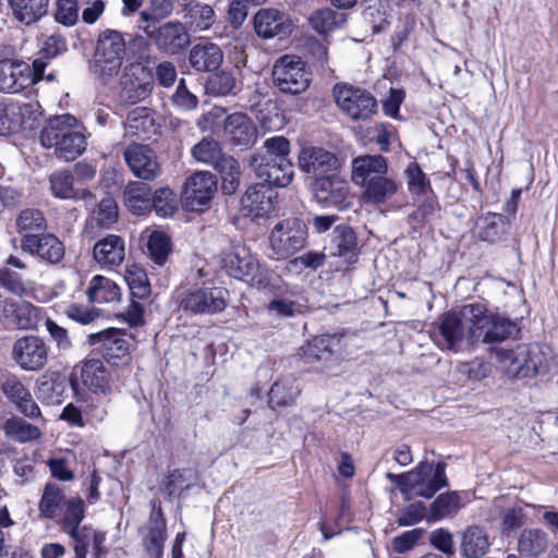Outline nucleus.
Returning a JSON list of instances; mask_svg holds the SVG:
<instances>
[{
    "label": "nucleus",
    "instance_id": "45",
    "mask_svg": "<svg viewBox=\"0 0 558 558\" xmlns=\"http://www.w3.org/2000/svg\"><path fill=\"white\" fill-rule=\"evenodd\" d=\"M300 392V387L292 379L276 381L269 390L268 404L271 409L290 407Z\"/></svg>",
    "mask_w": 558,
    "mask_h": 558
},
{
    "label": "nucleus",
    "instance_id": "46",
    "mask_svg": "<svg viewBox=\"0 0 558 558\" xmlns=\"http://www.w3.org/2000/svg\"><path fill=\"white\" fill-rule=\"evenodd\" d=\"M88 300L93 303H110L120 299V288L110 279L95 276L87 289Z\"/></svg>",
    "mask_w": 558,
    "mask_h": 558
},
{
    "label": "nucleus",
    "instance_id": "16",
    "mask_svg": "<svg viewBox=\"0 0 558 558\" xmlns=\"http://www.w3.org/2000/svg\"><path fill=\"white\" fill-rule=\"evenodd\" d=\"M483 312L480 314L481 324H475L473 328V335H476V342L482 341L484 343L498 342L507 339L515 330V325L508 318L495 316L490 314L486 306L476 303Z\"/></svg>",
    "mask_w": 558,
    "mask_h": 558
},
{
    "label": "nucleus",
    "instance_id": "36",
    "mask_svg": "<svg viewBox=\"0 0 558 558\" xmlns=\"http://www.w3.org/2000/svg\"><path fill=\"white\" fill-rule=\"evenodd\" d=\"M498 363L505 374L512 378H527L525 376V344L514 349H498L496 352Z\"/></svg>",
    "mask_w": 558,
    "mask_h": 558
},
{
    "label": "nucleus",
    "instance_id": "17",
    "mask_svg": "<svg viewBox=\"0 0 558 558\" xmlns=\"http://www.w3.org/2000/svg\"><path fill=\"white\" fill-rule=\"evenodd\" d=\"M34 84V72L24 61H0V92L15 94Z\"/></svg>",
    "mask_w": 558,
    "mask_h": 558
},
{
    "label": "nucleus",
    "instance_id": "47",
    "mask_svg": "<svg viewBox=\"0 0 558 558\" xmlns=\"http://www.w3.org/2000/svg\"><path fill=\"white\" fill-rule=\"evenodd\" d=\"M461 507L462 501L458 493L451 492L441 494L432 502L427 520H441L448 515L454 514Z\"/></svg>",
    "mask_w": 558,
    "mask_h": 558
},
{
    "label": "nucleus",
    "instance_id": "39",
    "mask_svg": "<svg viewBox=\"0 0 558 558\" xmlns=\"http://www.w3.org/2000/svg\"><path fill=\"white\" fill-rule=\"evenodd\" d=\"M548 548L547 533L541 529H524L518 538V551L527 558H536Z\"/></svg>",
    "mask_w": 558,
    "mask_h": 558
},
{
    "label": "nucleus",
    "instance_id": "27",
    "mask_svg": "<svg viewBox=\"0 0 558 558\" xmlns=\"http://www.w3.org/2000/svg\"><path fill=\"white\" fill-rule=\"evenodd\" d=\"M223 134L234 145L251 146L257 140V129L244 113L234 112L223 122Z\"/></svg>",
    "mask_w": 558,
    "mask_h": 558
},
{
    "label": "nucleus",
    "instance_id": "1",
    "mask_svg": "<svg viewBox=\"0 0 558 558\" xmlns=\"http://www.w3.org/2000/svg\"><path fill=\"white\" fill-rule=\"evenodd\" d=\"M39 141L44 148L52 149L56 158L68 162L80 157L87 146L86 136L72 114L50 118L40 130Z\"/></svg>",
    "mask_w": 558,
    "mask_h": 558
},
{
    "label": "nucleus",
    "instance_id": "13",
    "mask_svg": "<svg viewBox=\"0 0 558 558\" xmlns=\"http://www.w3.org/2000/svg\"><path fill=\"white\" fill-rule=\"evenodd\" d=\"M301 171L312 177L314 181L340 169L336 155L323 147L303 146L298 155Z\"/></svg>",
    "mask_w": 558,
    "mask_h": 558
},
{
    "label": "nucleus",
    "instance_id": "42",
    "mask_svg": "<svg viewBox=\"0 0 558 558\" xmlns=\"http://www.w3.org/2000/svg\"><path fill=\"white\" fill-rule=\"evenodd\" d=\"M525 376L534 377L544 374L549 369L553 356L551 350L547 345L525 344Z\"/></svg>",
    "mask_w": 558,
    "mask_h": 558
},
{
    "label": "nucleus",
    "instance_id": "41",
    "mask_svg": "<svg viewBox=\"0 0 558 558\" xmlns=\"http://www.w3.org/2000/svg\"><path fill=\"white\" fill-rule=\"evenodd\" d=\"M125 206L135 215H144L151 209V193L147 184L130 182L124 191Z\"/></svg>",
    "mask_w": 558,
    "mask_h": 558
},
{
    "label": "nucleus",
    "instance_id": "56",
    "mask_svg": "<svg viewBox=\"0 0 558 558\" xmlns=\"http://www.w3.org/2000/svg\"><path fill=\"white\" fill-rule=\"evenodd\" d=\"M388 2L385 0H368L363 12V20L369 24L373 33L380 32L387 24Z\"/></svg>",
    "mask_w": 558,
    "mask_h": 558
},
{
    "label": "nucleus",
    "instance_id": "49",
    "mask_svg": "<svg viewBox=\"0 0 558 558\" xmlns=\"http://www.w3.org/2000/svg\"><path fill=\"white\" fill-rule=\"evenodd\" d=\"M4 433L15 441L26 442L38 439L41 435L39 428L20 417L7 420L3 425Z\"/></svg>",
    "mask_w": 558,
    "mask_h": 558
},
{
    "label": "nucleus",
    "instance_id": "61",
    "mask_svg": "<svg viewBox=\"0 0 558 558\" xmlns=\"http://www.w3.org/2000/svg\"><path fill=\"white\" fill-rule=\"evenodd\" d=\"M267 308L276 316L287 318L301 314L304 306L298 300H293L290 296L278 295L268 303Z\"/></svg>",
    "mask_w": 558,
    "mask_h": 558
},
{
    "label": "nucleus",
    "instance_id": "51",
    "mask_svg": "<svg viewBox=\"0 0 558 558\" xmlns=\"http://www.w3.org/2000/svg\"><path fill=\"white\" fill-rule=\"evenodd\" d=\"M64 383L58 377L44 375L37 380L36 396L43 402L54 404L61 402Z\"/></svg>",
    "mask_w": 558,
    "mask_h": 558
},
{
    "label": "nucleus",
    "instance_id": "26",
    "mask_svg": "<svg viewBox=\"0 0 558 558\" xmlns=\"http://www.w3.org/2000/svg\"><path fill=\"white\" fill-rule=\"evenodd\" d=\"M144 69L140 64L126 66L120 77V98L129 104H136L145 99L151 92L148 82H143L140 77L144 74Z\"/></svg>",
    "mask_w": 558,
    "mask_h": 558
},
{
    "label": "nucleus",
    "instance_id": "5",
    "mask_svg": "<svg viewBox=\"0 0 558 558\" xmlns=\"http://www.w3.org/2000/svg\"><path fill=\"white\" fill-rule=\"evenodd\" d=\"M333 98L339 109L351 120H368L377 112V101L367 90L348 84L333 87Z\"/></svg>",
    "mask_w": 558,
    "mask_h": 558
},
{
    "label": "nucleus",
    "instance_id": "25",
    "mask_svg": "<svg viewBox=\"0 0 558 558\" xmlns=\"http://www.w3.org/2000/svg\"><path fill=\"white\" fill-rule=\"evenodd\" d=\"M167 539L166 520L161 507L151 502V512L144 534V546L151 558H162L163 543Z\"/></svg>",
    "mask_w": 558,
    "mask_h": 558
},
{
    "label": "nucleus",
    "instance_id": "52",
    "mask_svg": "<svg viewBox=\"0 0 558 558\" xmlns=\"http://www.w3.org/2000/svg\"><path fill=\"white\" fill-rule=\"evenodd\" d=\"M205 88L210 95L227 96L236 88V78L232 71L221 70L208 77Z\"/></svg>",
    "mask_w": 558,
    "mask_h": 558
},
{
    "label": "nucleus",
    "instance_id": "24",
    "mask_svg": "<svg viewBox=\"0 0 558 558\" xmlns=\"http://www.w3.org/2000/svg\"><path fill=\"white\" fill-rule=\"evenodd\" d=\"M274 190L262 183L247 187L241 198V211L250 217H263L274 207Z\"/></svg>",
    "mask_w": 558,
    "mask_h": 558
},
{
    "label": "nucleus",
    "instance_id": "9",
    "mask_svg": "<svg viewBox=\"0 0 558 558\" xmlns=\"http://www.w3.org/2000/svg\"><path fill=\"white\" fill-rule=\"evenodd\" d=\"M343 348L341 336L322 335L313 338L303 348V359L314 369L323 371L338 361Z\"/></svg>",
    "mask_w": 558,
    "mask_h": 558
},
{
    "label": "nucleus",
    "instance_id": "48",
    "mask_svg": "<svg viewBox=\"0 0 558 558\" xmlns=\"http://www.w3.org/2000/svg\"><path fill=\"white\" fill-rule=\"evenodd\" d=\"M214 167L219 171L222 179V190L226 194H232L240 182L239 162L231 156H222Z\"/></svg>",
    "mask_w": 558,
    "mask_h": 558
},
{
    "label": "nucleus",
    "instance_id": "14",
    "mask_svg": "<svg viewBox=\"0 0 558 558\" xmlns=\"http://www.w3.org/2000/svg\"><path fill=\"white\" fill-rule=\"evenodd\" d=\"M250 167L259 179L270 186L284 187L292 181L294 170L289 159L266 160L265 156L254 154L250 158Z\"/></svg>",
    "mask_w": 558,
    "mask_h": 558
},
{
    "label": "nucleus",
    "instance_id": "63",
    "mask_svg": "<svg viewBox=\"0 0 558 558\" xmlns=\"http://www.w3.org/2000/svg\"><path fill=\"white\" fill-rule=\"evenodd\" d=\"M425 534L424 529H413L405 531L393 537L391 541V549L397 554H405L415 548Z\"/></svg>",
    "mask_w": 558,
    "mask_h": 558
},
{
    "label": "nucleus",
    "instance_id": "30",
    "mask_svg": "<svg viewBox=\"0 0 558 558\" xmlns=\"http://www.w3.org/2000/svg\"><path fill=\"white\" fill-rule=\"evenodd\" d=\"M80 367V377L84 386L94 392L109 393L111 377L105 364L98 359L87 360Z\"/></svg>",
    "mask_w": 558,
    "mask_h": 558
},
{
    "label": "nucleus",
    "instance_id": "58",
    "mask_svg": "<svg viewBox=\"0 0 558 558\" xmlns=\"http://www.w3.org/2000/svg\"><path fill=\"white\" fill-rule=\"evenodd\" d=\"M172 11V0H150L149 9L140 14V25L157 24L168 17Z\"/></svg>",
    "mask_w": 558,
    "mask_h": 558
},
{
    "label": "nucleus",
    "instance_id": "54",
    "mask_svg": "<svg viewBox=\"0 0 558 558\" xmlns=\"http://www.w3.org/2000/svg\"><path fill=\"white\" fill-rule=\"evenodd\" d=\"M40 320V310L27 301H17L12 324L20 329H34Z\"/></svg>",
    "mask_w": 558,
    "mask_h": 558
},
{
    "label": "nucleus",
    "instance_id": "28",
    "mask_svg": "<svg viewBox=\"0 0 558 558\" xmlns=\"http://www.w3.org/2000/svg\"><path fill=\"white\" fill-rule=\"evenodd\" d=\"M93 257L102 268L112 269L120 266L125 258L124 240L120 235L108 234L95 243Z\"/></svg>",
    "mask_w": 558,
    "mask_h": 558
},
{
    "label": "nucleus",
    "instance_id": "8",
    "mask_svg": "<svg viewBox=\"0 0 558 558\" xmlns=\"http://www.w3.org/2000/svg\"><path fill=\"white\" fill-rule=\"evenodd\" d=\"M11 355L21 369L39 372L48 365L50 348L43 338L28 335L15 340Z\"/></svg>",
    "mask_w": 558,
    "mask_h": 558
},
{
    "label": "nucleus",
    "instance_id": "11",
    "mask_svg": "<svg viewBox=\"0 0 558 558\" xmlns=\"http://www.w3.org/2000/svg\"><path fill=\"white\" fill-rule=\"evenodd\" d=\"M228 291L220 287H202L190 290L181 300V307L193 314H215L227 306Z\"/></svg>",
    "mask_w": 558,
    "mask_h": 558
},
{
    "label": "nucleus",
    "instance_id": "3",
    "mask_svg": "<svg viewBox=\"0 0 558 558\" xmlns=\"http://www.w3.org/2000/svg\"><path fill=\"white\" fill-rule=\"evenodd\" d=\"M125 54L126 44L123 35L111 29L102 32L88 66L92 75L104 85L112 82L120 74Z\"/></svg>",
    "mask_w": 558,
    "mask_h": 558
},
{
    "label": "nucleus",
    "instance_id": "62",
    "mask_svg": "<svg viewBox=\"0 0 558 558\" xmlns=\"http://www.w3.org/2000/svg\"><path fill=\"white\" fill-rule=\"evenodd\" d=\"M147 248L155 263L162 265L170 253V239L162 232L154 231L149 235Z\"/></svg>",
    "mask_w": 558,
    "mask_h": 558
},
{
    "label": "nucleus",
    "instance_id": "20",
    "mask_svg": "<svg viewBox=\"0 0 558 558\" xmlns=\"http://www.w3.org/2000/svg\"><path fill=\"white\" fill-rule=\"evenodd\" d=\"M217 192V181L209 171H197L189 177L184 183L186 205L198 210L206 205Z\"/></svg>",
    "mask_w": 558,
    "mask_h": 558
},
{
    "label": "nucleus",
    "instance_id": "22",
    "mask_svg": "<svg viewBox=\"0 0 558 558\" xmlns=\"http://www.w3.org/2000/svg\"><path fill=\"white\" fill-rule=\"evenodd\" d=\"M126 336L124 330L110 328L89 335L88 341L97 345L104 357L111 362L129 355L131 345Z\"/></svg>",
    "mask_w": 558,
    "mask_h": 558
},
{
    "label": "nucleus",
    "instance_id": "44",
    "mask_svg": "<svg viewBox=\"0 0 558 558\" xmlns=\"http://www.w3.org/2000/svg\"><path fill=\"white\" fill-rule=\"evenodd\" d=\"M46 229L47 220L39 209L26 208L16 217V231L22 234V239L36 238Z\"/></svg>",
    "mask_w": 558,
    "mask_h": 558
},
{
    "label": "nucleus",
    "instance_id": "37",
    "mask_svg": "<svg viewBox=\"0 0 558 558\" xmlns=\"http://www.w3.org/2000/svg\"><path fill=\"white\" fill-rule=\"evenodd\" d=\"M13 16L25 25L38 22L48 13L49 0H8Z\"/></svg>",
    "mask_w": 558,
    "mask_h": 558
},
{
    "label": "nucleus",
    "instance_id": "6",
    "mask_svg": "<svg viewBox=\"0 0 558 558\" xmlns=\"http://www.w3.org/2000/svg\"><path fill=\"white\" fill-rule=\"evenodd\" d=\"M272 81L282 93L296 95L307 89L311 73L301 58L287 54L275 63Z\"/></svg>",
    "mask_w": 558,
    "mask_h": 558
},
{
    "label": "nucleus",
    "instance_id": "64",
    "mask_svg": "<svg viewBox=\"0 0 558 558\" xmlns=\"http://www.w3.org/2000/svg\"><path fill=\"white\" fill-rule=\"evenodd\" d=\"M189 13L197 28L202 31L208 29L215 22L214 9L208 4L192 1L189 3Z\"/></svg>",
    "mask_w": 558,
    "mask_h": 558
},
{
    "label": "nucleus",
    "instance_id": "55",
    "mask_svg": "<svg viewBox=\"0 0 558 558\" xmlns=\"http://www.w3.org/2000/svg\"><path fill=\"white\" fill-rule=\"evenodd\" d=\"M124 279L128 282L133 296L137 299H145L149 295L150 288L147 275L140 266H128L125 269Z\"/></svg>",
    "mask_w": 558,
    "mask_h": 558
},
{
    "label": "nucleus",
    "instance_id": "35",
    "mask_svg": "<svg viewBox=\"0 0 558 558\" xmlns=\"http://www.w3.org/2000/svg\"><path fill=\"white\" fill-rule=\"evenodd\" d=\"M66 534H69L73 541L75 554L86 557L89 546H93L97 556L104 553L102 545L106 539L105 533L96 531L88 525H80Z\"/></svg>",
    "mask_w": 558,
    "mask_h": 558
},
{
    "label": "nucleus",
    "instance_id": "57",
    "mask_svg": "<svg viewBox=\"0 0 558 558\" xmlns=\"http://www.w3.org/2000/svg\"><path fill=\"white\" fill-rule=\"evenodd\" d=\"M192 155L197 161L213 166L223 156L219 143L213 137H204L194 145Z\"/></svg>",
    "mask_w": 558,
    "mask_h": 558
},
{
    "label": "nucleus",
    "instance_id": "4",
    "mask_svg": "<svg viewBox=\"0 0 558 558\" xmlns=\"http://www.w3.org/2000/svg\"><path fill=\"white\" fill-rule=\"evenodd\" d=\"M387 478L396 484L405 499L413 497L430 498L447 485L445 464L423 461L411 472L402 474L387 473Z\"/></svg>",
    "mask_w": 558,
    "mask_h": 558
},
{
    "label": "nucleus",
    "instance_id": "38",
    "mask_svg": "<svg viewBox=\"0 0 558 558\" xmlns=\"http://www.w3.org/2000/svg\"><path fill=\"white\" fill-rule=\"evenodd\" d=\"M489 547V536L483 527L472 525L464 531L461 542L463 557L481 558L488 551Z\"/></svg>",
    "mask_w": 558,
    "mask_h": 558
},
{
    "label": "nucleus",
    "instance_id": "34",
    "mask_svg": "<svg viewBox=\"0 0 558 558\" xmlns=\"http://www.w3.org/2000/svg\"><path fill=\"white\" fill-rule=\"evenodd\" d=\"M31 112L29 104H0V135L8 136L20 131Z\"/></svg>",
    "mask_w": 558,
    "mask_h": 558
},
{
    "label": "nucleus",
    "instance_id": "60",
    "mask_svg": "<svg viewBox=\"0 0 558 558\" xmlns=\"http://www.w3.org/2000/svg\"><path fill=\"white\" fill-rule=\"evenodd\" d=\"M64 514L62 519L63 531L65 533L80 526L84 519V501L78 497L68 499L65 502Z\"/></svg>",
    "mask_w": 558,
    "mask_h": 558
},
{
    "label": "nucleus",
    "instance_id": "7",
    "mask_svg": "<svg viewBox=\"0 0 558 558\" xmlns=\"http://www.w3.org/2000/svg\"><path fill=\"white\" fill-rule=\"evenodd\" d=\"M307 229L299 219L278 222L269 236L270 248L277 259L287 258L305 246Z\"/></svg>",
    "mask_w": 558,
    "mask_h": 558
},
{
    "label": "nucleus",
    "instance_id": "23",
    "mask_svg": "<svg viewBox=\"0 0 558 558\" xmlns=\"http://www.w3.org/2000/svg\"><path fill=\"white\" fill-rule=\"evenodd\" d=\"M388 163L381 155H362L355 157L351 162V180L362 189L371 180L388 173Z\"/></svg>",
    "mask_w": 558,
    "mask_h": 558
},
{
    "label": "nucleus",
    "instance_id": "50",
    "mask_svg": "<svg viewBox=\"0 0 558 558\" xmlns=\"http://www.w3.org/2000/svg\"><path fill=\"white\" fill-rule=\"evenodd\" d=\"M477 235L481 240L496 242L504 233L505 219L500 214L488 213L476 222Z\"/></svg>",
    "mask_w": 558,
    "mask_h": 558
},
{
    "label": "nucleus",
    "instance_id": "59",
    "mask_svg": "<svg viewBox=\"0 0 558 558\" xmlns=\"http://www.w3.org/2000/svg\"><path fill=\"white\" fill-rule=\"evenodd\" d=\"M151 208L155 209L159 217L167 218L172 216L177 209L175 193L168 187L157 190L154 197H151Z\"/></svg>",
    "mask_w": 558,
    "mask_h": 558
},
{
    "label": "nucleus",
    "instance_id": "18",
    "mask_svg": "<svg viewBox=\"0 0 558 558\" xmlns=\"http://www.w3.org/2000/svg\"><path fill=\"white\" fill-rule=\"evenodd\" d=\"M21 248L49 265L59 264L65 254L63 243L52 233L21 240Z\"/></svg>",
    "mask_w": 558,
    "mask_h": 558
},
{
    "label": "nucleus",
    "instance_id": "12",
    "mask_svg": "<svg viewBox=\"0 0 558 558\" xmlns=\"http://www.w3.org/2000/svg\"><path fill=\"white\" fill-rule=\"evenodd\" d=\"M145 35L167 53H177L184 49L190 41L189 34L181 22H167L160 26L156 24L138 25Z\"/></svg>",
    "mask_w": 558,
    "mask_h": 558
},
{
    "label": "nucleus",
    "instance_id": "40",
    "mask_svg": "<svg viewBox=\"0 0 558 558\" xmlns=\"http://www.w3.org/2000/svg\"><path fill=\"white\" fill-rule=\"evenodd\" d=\"M348 20V15L343 12L335 11L330 8L315 10L308 17L311 27L320 35L342 27Z\"/></svg>",
    "mask_w": 558,
    "mask_h": 558
},
{
    "label": "nucleus",
    "instance_id": "43",
    "mask_svg": "<svg viewBox=\"0 0 558 558\" xmlns=\"http://www.w3.org/2000/svg\"><path fill=\"white\" fill-rule=\"evenodd\" d=\"M50 189L54 196L60 198H84L92 203L94 196L89 191L75 190L73 187V175L68 171L54 172L50 175Z\"/></svg>",
    "mask_w": 558,
    "mask_h": 558
},
{
    "label": "nucleus",
    "instance_id": "2",
    "mask_svg": "<svg viewBox=\"0 0 558 558\" xmlns=\"http://www.w3.org/2000/svg\"><path fill=\"white\" fill-rule=\"evenodd\" d=\"M475 304L462 306L458 312H448L441 315L434 331L437 344L442 349L459 351L464 342H476V335H473L475 324H481L483 312Z\"/></svg>",
    "mask_w": 558,
    "mask_h": 558
},
{
    "label": "nucleus",
    "instance_id": "53",
    "mask_svg": "<svg viewBox=\"0 0 558 558\" xmlns=\"http://www.w3.org/2000/svg\"><path fill=\"white\" fill-rule=\"evenodd\" d=\"M63 501V493L59 485L54 483H48L45 486L40 502L39 510L40 513L48 519L54 518L59 510L60 506Z\"/></svg>",
    "mask_w": 558,
    "mask_h": 558
},
{
    "label": "nucleus",
    "instance_id": "19",
    "mask_svg": "<svg viewBox=\"0 0 558 558\" xmlns=\"http://www.w3.org/2000/svg\"><path fill=\"white\" fill-rule=\"evenodd\" d=\"M124 159L132 173L142 180H154L161 168L155 153L146 145L132 144L124 150Z\"/></svg>",
    "mask_w": 558,
    "mask_h": 558
},
{
    "label": "nucleus",
    "instance_id": "21",
    "mask_svg": "<svg viewBox=\"0 0 558 558\" xmlns=\"http://www.w3.org/2000/svg\"><path fill=\"white\" fill-rule=\"evenodd\" d=\"M256 34L265 39L286 37L292 33L291 19L277 9H260L254 16Z\"/></svg>",
    "mask_w": 558,
    "mask_h": 558
},
{
    "label": "nucleus",
    "instance_id": "32",
    "mask_svg": "<svg viewBox=\"0 0 558 558\" xmlns=\"http://www.w3.org/2000/svg\"><path fill=\"white\" fill-rule=\"evenodd\" d=\"M189 61L196 71H214L221 65L223 52L216 44L199 43L190 50Z\"/></svg>",
    "mask_w": 558,
    "mask_h": 558
},
{
    "label": "nucleus",
    "instance_id": "33",
    "mask_svg": "<svg viewBox=\"0 0 558 558\" xmlns=\"http://www.w3.org/2000/svg\"><path fill=\"white\" fill-rule=\"evenodd\" d=\"M356 245L354 231L350 227L341 225L333 229L327 250L331 255L343 257L352 264L357 259Z\"/></svg>",
    "mask_w": 558,
    "mask_h": 558
},
{
    "label": "nucleus",
    "instance_id": "10",
    "mask_svg": "<svg viewBox=\"0 0 558 558\" xmlns=\"http://www.w3.org/2000/svg\"><path fill=\"white\" fill-rule=\"evenodd\" d=\"M222 269L230 276L252 284H260L257 279L259 264L251 251L243 244L232 245L221 259Z\"/></svg>",
    "mask_w": 558,
    "mask_h": 558
},
{
    "label": "nucleus",
    "instance_id": "31",
    "mask_svg": "<svg viewBox=\"0 0 558 558\" xmlns=\"http://www.w3.org/2000/svg\"><path fill=\"white\" fill-rule=\"evenodd\" d=\"M400 183L387 174H381L379 178L365 185L362 189V201L369 205H381L390 199L398 193Z\"/></svg>",
    "mask_w": 558,
    "mask_h": 558
},
{
    "label": "nucleus",
    "instance_id": "29",
    "mask_svg": "<svg viewBox=\"0 0 558 558\" xmlns=\"http://www.w3.org/2000/svg\"><path fill=\"white\" fill-rule=\"evenodd\" d=\"M1 389L4 396L13 402L24 415L32 418L40 415L39 407L34 401L28 389L17 377L12 376L7 378Z\"/></svg>",
    "mask_w": 558,
    "mask_h": 558
},
{
    "label": "nucleus",
    "instance_id": "15",
    "mask_svg": "<svg viewBox=\"0 0 558 558\" xmlns=\"http://www.w3.org/2000/svg\"><path fill=\"white\" fill-rule=\"evenodd\" d=\"M349 191V183L339 174V170L332 171L313 183L315 198L325 206L343 208L348 203Z\"/></svg>",
    "mask_w": 558,
    "mask_h": 558
}]
</instances>
